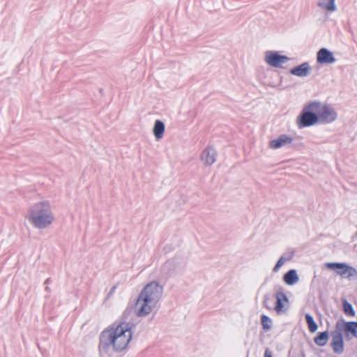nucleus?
Masks as SVG:
<instances>
[{
	"label": "nucleus",
	"instance_id": "nucleus-25",
	"mask_svg": "<svg viewBox=\"0 0 357 357\" xmlns=\"http://www.w3.org/2000/svg\"><path fill=\"white\" fill-rule=\"evenodd\" d=\"M268 296H265V297H264V301H263V305H264V306L266 308H267V309H268V310H271V307L268 305Z\"/></svg>",
	"mask_w": 357,
	"mask_h": 357
},
{
	"label": "nucleus",
	"instance_id": "nucleus-27",
	"mask_svg": "<svg viewBox=\"0 0 357 357\" xmlns=\"http://www.w3.org/2000/svg\"><path fill=\"white\" fill-rule=\"evenodd\" d=\"M116 285H114V287H112V288L110 289L109 292L108 293V296H110L116 290Z\"/></svg>",
	"mask_w": 357,
	"mask_h": 357
},
{
	"label": "nucleus",
	"instance_id": "nucleus-23",
	"mask_svg": "<svg viewBox=\"0 0 357 357\" xmlns=\"http://www.w3.org/2000/svg\"><path fill=\"white\" fill-rule=\"evenodd\" d=\"M343 309L344 312L347 315L354 317L355 315V311L352 305L347 302L346 300L343 301Z\"/></svg>",
	"mask_w": 357,
	"mask_h": 357
},
{
	"label": "nucleus",
	"instance_id": "nucleus-6",
	"mask_svg": "<svg viewBox=\"0 0 357 357\" xmlns=\"http://www.w3.org/2000/svg\"><path fill=\"white\" fill-rule=\"evenodd\" d=\"M325 266L332 270H335L340 275H347V278H357V271L354 267L344 263H326Z\"/></svg>",
	"mask_w": 357,
	"mask_h": 357
},
{
	"label": "nucleus",
	"instance_id": "nucleus-11",
	"mask_svg": "<svg viewBox=\"0 0 357 357\" xmlns=\"http://www.w3.org/2000/svg\"><path fill=\"white\" fill-rule=\"evenodd\" d=\"M312 68L308 62H304L301 65L296 66L290 70V73L299 77H307Z\"/></svg>",
	"mask_w": 357,
	"mask_h": 357
},
{
	"label": "nucleus",
	"instance_id": "nucleus-3",
	"mask_svg": "<svg viewBox=\"0 0 357 357\" xmlns=\"http://www.w3.org/2000/svg\"><path fill=\"white\" fill-rule=\"evenodd\" d=\"M26 218L38 229L50 227L56 220L52 206L47 200L36 202L31 206L26 215Z\"/></svg>",
	"mask_w": 357,
	"mask_h": 357
},
{
	"label": "nucleus",
	"instance_id": "nucleus-9",
	"mask_svg": "<svg viewBox=\"0 0 357 357\" xmlns=\"http://www.w3.org/2000/svg\"><path fill=\"white\" fill-rule=\"evenodd\" d=\"M335 61L333 52L326 48H321L317 53V62L319 64H333Z\"/></svg>",
	"mask_w": 357,
	"mask_h": 357
},
{
	"label": "nucleus",
	"instance_id": "nucleus-13",
	"mask_svg": "<svg viewBox=\"0 0 357 357\" xmlns=\"http://www.w3.org/2000/svg\"><path fill=\"white\" fill-rule=\"evenodd\" d=\"M317 6L327 13H333L337 10L335 0H319Z\"/></svg>",
	"mask_w": 357,
	"mask_h": 357
},
{
	"label": "nucleus",
	"instance_id": "nucleus-8",
	"mask_svg": "<svg viewBox=\"0 0 357 357\" xmlns=\"http://www.w3.org/2000/svg\"><path fill=\"white\" fill-rule=\"evenodd\" d=\"M217 158L216 150L212 146H207L200 154V160L206 166L212 165Z\"/></svg>",
	"mask_w": 357,
	"mask_h": 357
},
{
	"label": "nucleus",
	"instance_id": "nucleus-14",
	"mask_svg": "<svg viewBox=\"0 0 357 357\" xmlns=\"http://www.w3.org/2000/svg\"><path fill=\"white\" fill-rule=\"evenodd\" d=\"M275 298L277 301L275 310L278 314H280L284 311L283 302L288 303L289 300L287 295L282 291L277 292L275 294Z\"/></svg>",
	"mask_w": 357,
	"mask_h": 357
},
{
	"label": "nucleus",
	"instance_id": "nucleus-17",
	"mask_svg": "<svg viewBox=\"0 0 357 357\" xmlns=\"http://www.w3.org/2000/svg\"><path fill=\"white\" fill-rule=\"evenodd\" d=\"M181 259L178 257H173L168 259L163 265L162 268L167 271L175 269L181 264Z\"/></svg>",
	"mask_w": 357,
	"mask_h": 357
},
{
	"label": "nucleus",
	"instance_id": "nucleus-16",
	"mask_svg": "<svg viewBox=\"0 0 357 357\" xmlns=\"http://www.w3.org/2000/svg\"><path fill=\"white\" fill-rule=\"evenodd\" d=\"M153 132L156 139H161L165 132L164 123L160 120H156L154 123Z\"/></svg>",
	"mask_w": 357,
	"mask_h": 357
},
{
	"label": "nucleus",
	"instance_id": "nucleus-21",
	"mask_svg": "<svg viewBox=\"0 0 357 357\" xmlns=\"http://www.w3.org/2000/svg\"><path fill=\"white\" fill-rule=\"evenodd\" d=\"M344 331L357 337V322L346 323L344 325Z\"/></svg>",
	"mask_w": 357,
	"mask_h": 357
},
{
	"label": "nucleus",
	"instance_id": "nucleus-1",
	"mask_svg": "<svg viewBox=\"0 0 357 357\" xmlns=\"http://www.w3.org/2000/svg\"><path fill=\"white\" fill-rule=\"evenodd\" d=\"M132 337L130 323L121 322L105 328L100 335L98 350L101 357H112L114 352H121Z\"/></svg>",
	"mask_w": 357,
	"mask_h": 357
},
{
	"label": "nucleus",
	"instance_id": "nucleus-18",
	"mask_svg": "<svg viewBox=\"0 0 357 357\" xmlns=\"http://www.w3.org/2000/svg\"><path fill=\"white\" fill-rule=\"evenodd\" d=\"M294 255V251H291L288 253V257H285L284 256L280 257V258L277 261L276 264L273 268V271L274 273H277L279 271L280 268L284 264L285 262L290 261Z\"/></svg>",
	"mask_w": 357,
	"mask_h": 357
},
{
	"label": "nucleus",
	"instance_id": "nucleus-26",
	"mask_svg": "<svg viewBox=\"0 0 357 357\" xmlns=\"http://www.w3.org/2000/svg\"><path fill=\"white\" fill-rule=\"evenodd\" d=\"M264 357H273L272 352L270 351L269 349H266L265 350Z\"/></svg>",
	"mask_w": 357,
	"mask_h": 357
},
{
	"label": "nucleus",
	"instance_id": "nucleus-20",
	"mask_svg": "<svg viewBox=\"0 0 357 357\" xmlns=\"http://www.w3.org/2000/svg\"><path fill=\"white\" fill-rule=\"evenodd\" d=\"M305 317L309 331L312 333L315 332L317 330L318 326L314 321L313 317L310 314H306Z\"/></svg>",
	"mask_w": 357,
	"mask_h": 357
},
{
	"label": "nucleus",
	"instance_id": "nucleus-15",
	"mask_svg": "<svg viewBox=\"0 0 357 357\" xmlns=\"http://www.w3.org/2000/svg\"><path fill=\"white\" fill-rule=\"evenodd\" d=\"M283 280L287 285H294L296 284L299 280L297 271L295 269L289 271L284 274Z\"/></svg>",
	"mask_w": 357,
	"mask_h": 357
},
{
	"label": "nucleus",
	"instance_id": "nucleus-7",
	"mask_svg": "<svg viewBox=\"0 0 357 357\" xmlns=\"http://www.w3.org/2000/svg\"><path fill=\"white\" fill-rule=\"evenodd\" d=\"M264 61L270 66L280 68L282 64L289 61V58L284 55H280L278 52L268 51L266 52Z\"/></svg>",
	"mask_w": 357,
	"mask_h": 357
},
{
	"label": "nucleus",
	"instance_id": "nucleus-22",
	"mask_svg": "<svg viewBox=\"0 0 357 357\" xmlns=\"http://www.w3.org/2000/svg\"><path fill=\"white\" fill-rule=\"evenodd\" d=\"M261 325L266 331L271 330L272 327V320L266 315L263 314L261 317Z\"/></svg>",
	"mask_w": 357,
	"mask_h": 357
},
{
	"label": "nucleus",
	"instance_id": "nucleus-19",
	"mask_svg": "<svg viewBox=\"0 0 357 357\" xmlns=\"http://www.w3.org/2000/svg\"><path fill=\"white\" fill-rule=\"evenodd\" d=\"M328 339V331L319 333V335L314 338V341L316 344L320 347H324L327 344Z\"/></svg>",
	"mask_w": 357,
	"mask_h": 357
},
{
	"label": "nucleus",
	"instance_id": "nucleus-5",
	"mask_svg": "<svg viewBox=\"0 0 357 357\" xmlns=\"http://www.w3.org/2000/svg\"><path fill=\"white\" fill-rule=\"evenodd\" d=\"M317 107L316 108L318 122L327 124L335 121L337 117L335 109L328 105L321 104L317 101Z\"/></svg>",
	"mask_w": 357,
	"mask_h": 357
},
{
	"label": "nucleus",
	"instance_id": "nucleus-24",
	"mask_svg": "<svg viewBox=\"0 0 357 357\" xmlns=\"http://www.w3.org/2000/svg\"><path fill=\"white\" fill-rule=\"evenodd\" d=\"M134 312L135 313V308L133 309L132 307H128L125 311L123 312V317L125 318V319H128L130 314Z\"/></svg>",
	"mask_w": 357,
	"mask_h": 357
},
{
	"label": "nucleus",
	"instance_id": "nucleus-12",
	"mask_svg": "<svg viewBox=\"0 0 357 357\" xmlns=\"http://www.w3.org/2000/svg\"><path fill=\"white\" fill-rule=\"evenodd\" d=\"M331 347L336 354H342L344 351V342L342 334L335 331L332 334Z\"/></svg>",
	"mask_w": 357,
	"mask_h": 357
},
{
	"label": "nucleus",
	"instance_id": "nucleus-10",
	"mask_svg": "<svg viewBox=\"0 0 357 357\" xmlns=\"http://www.w3.org/2000/svg\"><path fill=\"white\" fill-rule=\"evenodd\" d=\"M293 140L294 139L291 136L283 134L279 135L277 138L271 140L268 146L272 149H278L291 144Z\"/></svg>",
	"mask_w": 357,
	"mask_h": 357
},
{
	"label": "nucleus",
	"instance_id": "nucleus-4",
	"mask_svg": "<svg viewBox=\"0 0 357 357\" xmlns=\"http://www.w3.org/2000/svg\"><path fill=\"white\" fill-rule=\"evenodd\" d=\"M317 107V101L310 102L304 106L296 120L299 128L309 127L319 123L316 111Z\"/></svg>",
	"mask_w": 357,
	"mask_h": 357
},
{
	"label": "nucleus",
	"instance_id": "nucleus-2",
	"mask_svg": "<svg viewBox=\"0 0 357 357\" xmlns=\"http://www.w3.org/2000/svg\"><path fill=\"white\" fill-rule=\"evenodd\" d=\"M163 286L157 281L146 284L139 293L135 304V314L146 317L157 309L163 295Z\"/></svg>",
	"mask_w": 357,
	"mask_h": 357
}]
</instances>
